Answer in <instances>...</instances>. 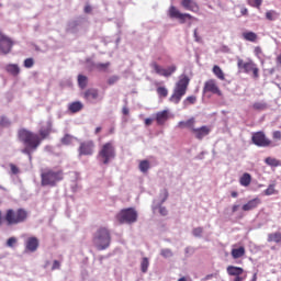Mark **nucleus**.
<instances>
[{
    "label": "nucleus",
    "mask_w": 281,
    "mask_h": 281,
    "mask_svg": "<svg viewBox=\"0 0 281 281\" xmlns=\"http://www.w3.org/2000/svg\"><path fill=\"white\" fill-rule=\"evenodd\" d=\"M18 137L25 146V148L22 149L23 155H27L30 161H32V153L41 146V136L36 133L22 128L18 132Z\"/></svg>",
    "instance_id": "f257e3e1"
},
{
    "label": "nucleus",
    "mask_w": 281,
    "mask_h": 281,
    "mask_svg": "<svg viewBox=\"0 0 281 281\" xmlns=\"http://www.w3.org/2000/svg\"><path fill=\"white\" fill-rule=\"evenodd\" d=\"M65 179V172L63 169H52L45 168L41 170V184L42 186H50V188H56L59 181Z\"/></svg>",
    "instance_id": "f03ea898"
},
{
    "label": "nucleus",
    "mask_w": 281,
    "mask_h": 281,
    "mask_svg": "<svg viewBox=\"0 0 281 281\" xmlns=\"http://www.w3.org/2000/svg\"><path fill=\"white\" fill-rule=\"evenodd\" d=\"M189 86H190V77H188L187 75H181L178 82H176L173 92L169 98V102H172V104H179L183 95L188 93Z\"/></svg>",
    "instance_id": "7ed1b4c3"
},
{
    "label": "nucleus",
    "mask_w": 281,
    "mask_h": 281,
    "mask_svg": "<svg viewBox=\"0 0 281 281\" xmlns=\"http://www.w3.org/2000/svg\"><path fill=\"white\" fill-rule=\"evenodd\" d=\"M92 243L98 251H104L111 247V231L106 227H100L93 235Z\"/></svg>",
    "instance_id": "20e7f679"
},
{
    "label": "nucleus",
    "mask_w": 281,
    "mask_h": 281,
    "mask_svg": "<svg viewBox=\"0 0 281 281\" xmlns=\"http://www.w3.org/2000/svg\"><path fill=\"white\" fill-rule=\"evenodd\" d=\"M27 216H30V214L25 209H8L5 211L4 221L9 226L21 225V223L27 221Z\"/></svg>",
    "instance_id": "39448f33"
},
{
    "label": "nucleus",
    "mask_w": 281,
    "mask_h": 281,
    "mask_svg": "<svg viewBox=\"0 0 281 281\" xmlns=\"http://www.w3.org/2000/svg\"><path fill=\"white\" fill-rule=\"evenodd\" d=\"M97 157L101 164L109 166L115 159V145L111 142L103 144Z\"/></svg>",
    "instance_id": "423d86ee"
},
{
    "label": "nucleus",
    "mask_w": 281,
    "mask_h": 281,
    "mask_svg": "<svg viewBox=\"0 0 281 281\" xmlns=\"http://www.w3.org/2000/svg\"><path fill=\"white\" fill-rule=\"evenodd\" d=\"M237 68L243 74H252L254 78H260V68H258V65L254 63V59H248L245 61V59L238 57Z\"/></svg>",
    "instance_id": "0eeeda50"
},
{
    "label": "nucleus",
    "mask_w": 281,
    "mask_h": 281,
    "mask_svg": "<svg viewBox=\"0 0 281 281\" xmlns=\"http://www.w3.org/2000/svg\"><path fill=\"white\" fill-rule=\"evenodd\" d=\"M116 221L123 225L126 223L127 225H133V223H137V211L135 209H123L116 215Z\"/></svg>",
    "instance_id": "6e6552de"
},
{
    "label": "nucleus",
    "mask_w": 281,
    "mask_h": 281,
    "mask_svg": "<svg viewBox=\"0 0 281 281\" xmlns=\"http://www.w3.org/2000/svg\"><path fill=\"white\" fill-rule=\"evenodd\" d=\"M251 142L259 148H269V146L273 144V142H271L262 131L252 133Z\"/></svg>",
    "instance_id": "1a4fd4ad"
},
{
    "label": "nucleus",
    "mask_w": 281,
    "mask_h": 281,
    "mask_svg": "<svg viewBox=\"0 0 281 281\" xmlns=\"http://www.w3.org/2000/svg\"><path fill=\"white\" fill-rule=\"evenodd\" d=\"M79 157H91L95 153V143L92 139L82 140L78 147Z\"/></svg>",
    "instance_id": "9d476101"
},
{
    "label": "nucleus",
    "mask_w": 281,
    "mask_h": 281,
    "mask_svg": "<svg viewBox=\"0 0 281 281\" xmlns=\"http://www.w3.org/2000/svg\"><path fill=\"white\" fill-rule=\"evenodd\" d=\"M168 16L170 19H179L180 23H186V20L188 19L189 21H196V18L192 16L189 13H181L177 7L171 5L168 10Z\"/></svg>",
    "instance_id": "9b49d317"
},
{
    "label": "nucleus",
    "mask_w": 281,
    "mask_h": 281,
    "mask_svg": "<svg viewBox=\"0 0 281 281\" xmlns=\"http://www.w3.org/2000/svg\"><path fill=\"white\" fill-rule=\"evenodd\" d=\"M13 45L14 42L12 38L8 37L5 34H2L0 31V49L2 54H10V52H12Z\"/></svg>",
    "instance_id": "f8f14e48"
},
{
    "label": "nucleus",
    "mask_w": 281,
    "mask_h": 281,
    "mask_svg": "<svg viewBox=\"0 0 281 281\" xmlns=\"http://www.w3.org/2000/svg\"><path fill=\"white\" fill-rule=\"evenodd\" d=\"M203 92L214 93L215 95H223V92H221V89L218 88L215 79H210L205 81Z\"/></svg>",
    "instance_id": "ddd939ff"
},
{
    "label": "nucleus",
    "mask_w": 281,
    "mask_h": 281,
    "mask_svg": "<svg viewBox=\"0 0 281 281\" xmlns=\"http://www.w3.org/2000/svg\"><path fill=\"white\" fill-rule=\"evenodd\" d=\"M211 128L207 125H203L201 127H193V135L195 136V139H203V137H207V135H210L211 133Z\"/></svg>",
    "instance_id": "4468645a"
},
{
    "label": "nucleus",
    "mask_w": 281,
    "mask_h": 281,
    "mask_svg": "<svg viewBox=\"0 0 281 281\" xmlns=\"http://www.w3.org/2000/svg\"><path fill=\"white\" fill-rule=\"evenodd\" d=\"M100 98V92L95 88H90L83 92V99L87 102H93Z\"/></svg>",
    "instance_id": "2eb2a0df"
},
{
    "label": "nucleus",
    "mask_w": 281,
    "mask_h": 281,
    "mask_svg": "<svg viewBox=\"0 0 281 281\" xmlns=\"http://www.w3.org/2000/svg\"><path fill=\"white\" fill-rule=\"evenodd\" d=\"M38 238L36 237H29L25 241V250L30 251L31 254H34L36 249H38Z\"/></svg>",
    "instance_id": "dca6fc26"
},
{
    "label": "nucleus",
    "mask_w": 281,
    "mask_h": 281,
    "mask_svg": "<svg viewBox=\"0 0 281 281\" xmlns=\"http://www.w3.org/2000/svg\"><path fill=\"white\" fill-rule=\"evenodd\" d=\"M181 5L184 10H189V12H199V3L194 0H181Z\"/></svg>",
    "instance_id": "f3484780"
},
{
    "label": "nucleus",
    "mask_w": 281,
    "mask_h": 281,
    "mask_svg": "<svg viewBox=\"0 0 281 281\" xmlns=\"http://www.w3.org/2000/svg\"><path fill=\"white\" fill-rule=\"evenodd\" d=\"M196 124V119L194 117H190L189 120L187 121H180L178 122L177 124V128H180V130H183V128H189V131H192L194 130V125Z\"/></svg>",
    "instance_id": "a211bd4d"
},
{
    "label": "nucleus",
    "mask_w": 281,
    "mask_h": 281,
    "mask_svg": "<svg viewBox=\"0 0 281 281\" xmlns=\"http://www.w3.org/2000/svg\"><path fill=\"white\" fill-rule=\"evenodd\" d=\"M260 203H262V200H260V198H255V199L248 201L246 204H244L241 206V210L244 212H251V210H256V207H258V205H260Z\"/></svg>",
    "instance_id": "6ab92c4d"
},
{
    "label": "nucleus",
    "mask_w": 281,
    "mask_h": 281,
    "mask_svg": "<svg viewBox=\"0 0 281 281\" xmlns=\"http://www.w3.org/2000/svg\"><path fill=\"white\" fill-rule=\"evenodd\" d=\"M38 137L41 138V142H43V139H47V137L49 135H52V125L48 124L46 126H42L38 131Z\"/></svg>",
    "instance_id": "aec40b11"
},
{
    "label": "nucleus",
    "mask_w": 281,
    "mask_h": 281,
    "mask_svg": "<svg viewBox=\"0 0 281 281\" xmlns=\"http://www.w3.org/2000/svg\"><path fill=\"white\" fill-rule=\"evenodd\" d=\"M156 122L160 126H164V124H166V122H168V111L164 110L161 112H157L156 113Z\"/></svg>",
    "instance_id": "412c9836"
},
{
    "label": "nucleus",
    "mask_w": 281,
    "mask_h": 281,
    "mask_svg": "<svg viewBox=\"0 0 281 281\" xmlns=\"http://www.w3.org/2000/svg\"><path fill=\"white\" fill-rule=\"evenodd\" d=\"M5 71L11 76L16 77L21 74V68H19V65L16 64H9L5 66Z\"/></svg>",
    "instance_id": "4be33fe9"
},
{
    "label": "nucleus",
    "mask_w": 281,
    "mask_h": 281,
    "mask_svg": "<svg viewBox=\"0 0 281 281\" xmlns=\"http://www.w3.org/2000/svg\"><path fill=\"white\" fill-rule=\"evenodd\" d=\"M81 109H85V105L80 101L71 102L68 105V111H70V113H79Z\"/></svg>",
    "instance_id": "5701e85b"
},
{
    "label": "nucleus",
    "mask_w": 281,
    "mask_h": 281,
    "mask_svg": "<svg viewBox=\"0 0 281 281\" xmlns=\"http://www.w3.org/2000/svg\"><path fill=\"white\" fill-rule=\"evenodd\" d=\"M231 254L234 260H238V258H243V256H245L246 250L244 246H240L239 248H233Z\"/></svg>",
    "instance_id": "b1692460"
},
{
    "label": "nucleus",
    "mask_w": 281,
    "mask_h": 281,
    "mask_svg": "<svg viewBox=\"0 0 281 281\" xmlns=\"http://www.w3.org/2000/svg\"><path fill=\"white\" fill-rule=\"evenodd\" d=\"M78 138L76 136H72L71 134H66L64 137L60 139V144L63 146H71Z\"/></svg>",
    "instance_id": "393cba45"
},
{
    "label": "nucleus",
    "mask_w": 281,
    "mask_h": 281,
    "mask_svg": "<svg viewBox=\"0 0 281 281\" xmlns=\"http://www.w3.org/2000/svg\"><path fill=\"white\" fill-rule=\"evenodd\" d=\"M243 38L249 41V43H256L258 41V34L255 32L248 31L243 33Z\"/></svg>",
    "instance_id": "a878e982"
},
{
    "label": "nucleus",
    "mask_w": 281,
    "mask_h": 281,
    "mask_svg": "<svg viewBox=\"0 0 281 281\" xmlns=\"http://www.w3.org/2000/svg\"><path fill=\"white\" fill-rule=\"evenodd\" d=\"M251 109L254 111H267V109H269V105L265 101H257L252 103Z\"/></svg>",
    "instance_id": "bb28decb"
},
{
    "label": "nucleus",
    "mask_w": 281,
    "mask_h": 281,
    "mask_svg": "<svg viewBox=\"0 0 281 281\" xmlns=\"http://www.w3.org/2000/svg\"><path fill=\"white\" fill-rule=\"evenodd\" d=\"M240 186L244 188H248V186H251V175L250 173H244L239 179Z\"/></svg>",
    "instance_id": "cd10ccee"
},
{
    "label": "nucleus",
    "mask_w": 281,
    "mask_h": 281,
    "mask_svg": "<svg viewBox=\"0 0 281 281\" xmlns=\"http://www.w3.org/2000/svg\"><path fill=\"white\" fill-rule=\"evenodd\" d=\"M268 243H281V233H270L268 234Z\"/></svg>",
    "instance_id": "c85d7f7f"
},
{
    "label": "nucleus",
    "mask_w": 281,
    "mask_h": 281,
    "mask_svg": "<svg viewBox=\"0 0 281 281\" xmlns=\"http://www.w3.org/2000/svg\"><path fill=\"white\" fill-rule=\"evenodd\" d=\"M213 74L218 78V80H225V72H223V69H221L220 66H213Z\"/></svg>",
    "instance_id": "c756f323"
},
{
    "label": "nucleus",
    "mask_w": 281,
    "mask_h": 281,
    "mask_svg": "<svg viewBox=\"0 0 281 281\" xmlns=\"http://www.w3.org/2000/svg\"><path fill=\"white\" fill-rule=\"evenodd\" d=\"M175 71H177V66H170L167 69L162 68V74L160 76H164V78H170Z\"/></svg>",
    "instance_id": "7c9ffc66"
},
{
    "label": "nucleus",
    "mask_w": 281,
    "mask_h": 281,
    "mask_svg": "<svg viewBox=\"0 0 281 281\" xmlns=\"http://www.w3.org/2000/svg\"><path fill=\"white\" fill-rule=\"evenodd\" d=\"M140 172H148L150 170V161L142 160L138 165Z\"/></svg>",
    "instance_id": "2f4dec72"
},
{
    "label": "nucleus",
    "mask_w": 281,
    "mask_h": 281,
    "mask_svg": "<svg viewBox=\"0 0 281 281\" xmlns=\"http://www.w3.org/2000/svg\"><path fill=\"white\" fill-rule=\"evenodd\" d=\"M265 162L267 164V166H271L272 168H278V166H280V160L271 157H267L265 159Z\"/></svg>",
    "instance_id": "473e14b6"
},
{
    "label": "nucleus",
    "mask_w": 281,
    "mask_h": 281,
    "mask_svg": "<svg viewBox=\"0 0 281 281\" xmlns=\"http://www.w3.org/2000/svg\"><path fill=\"white\" fill-rule=\"evenodd\" d=\"M156 93L159 98H168V88L160 86L156 89Z\"/></svg>",
    "instance_id": "72a5a7b5"
},
{
    "label": "nucleus",
    "mask_w": 281,
    "mask_h": 281,
    "mask_svg": "<svg viewBox=\"0 0 281 281\" xmlns=\"http://www.w3.org/2000/svg\"><path fill=\"white\" fill-rule=\"evenodd\" d=\"M87 80H88L87 76L85 75L78 76V85L81 89H85L87 87Z\"/></svg>",
    "instance_id": "f704fd0d"
},
{
    "label": "nucleus",
    "mask_w": 281,
    "mask_h": 281,
    "mask_svg": "<svg viewBox=\"0 0 281 281\" xmlns=\"http://www.w3.org/2000/svg\"><path fill=\"white\" fill-rule=\"evenodd\" d=\"M150 67L154 69V71L156 74H158V76H161V74L164 72V68L161 66H159V64H157V61H153L150 64Z\"/></svg>",
    "instance_id": "c9c22d12"
},
{
    "label": "nucleus",
    "mask_w": 281,
    "mask_h": 281,
    "mask_svg": "<svg viewBox=\"0 0 281 281\" xmlns=\"http://www.w3.org/2000/svg\"><path fill=\"white\" fill-rule=\"evenodd\" d=\"M277 18H278V12H276L274 10H270L266 12V19L268 21H276Z\"/></svg>",
    "instance_id": "e433bc0d"
},
{
    "label": "nucleus",
    "mask_w": 281,
    "mask_h": 281,
    "mask_svg": "<svg viewBox=\"0 0 281 281\" xmlns=\"http://www.w3.org/2000/svg\"><path fill=\"white\" fill-rule=\"evenodd\" d=\"M248 5H251V8H257V10H260V5H262V0H248Z\"/></svg>",
    "instance_id": "4c0bfd02"
},
{
    "label": "nucleus",
    "mask_w": 281,
    "mask_h": 281,
    "mask_svg": "<svg viewBox=\"0 0 281 281\" xmlns=\"http://www.w3.org/2000/svg\"><path fill=\"white\" fill-rule=\"evenodd\" d=\"M148 266H149V261L148 258H143L142 263H140V269L143 271V273H146V271H148Z\"/></svg>",
    "instance_id": "58836bf2"
},
{
    "label": "nucleus",
    "mask_w": 281,
    "mask_h": 281,
    "mask_svg": "<svg viewBox=\"0 0 281 281\" xmlns=\"http://www.w3.org/2000/svg\"><path fill=\"white\" fill-rule=\"evenodd\" d=\"M266 196H271V194H276V186L270 184L266 190H265Z\"/></svg>",
    "instance_id": "ea45409f"
},
{
    "label": "nucleus",
    "mask_w": 281,
    "mask_h": 281,
    "mask_svg": "<svg viewBox=\"0 0 281 281\" xmlns=\"http://www.w3.org/2000/svg\"><path fill=\"white\" fill-rule=\"evenodd\" d=\"M162 258H172V250L165 248L160 251Z\"/></svg>",
    "instance_id": "a19ab883"
},
{
    "label": "nucleus",
    "mask_w": 281,
    "mask_h": 281,
    "mask_svg": "<svg viewBox=\"0 0 281 281\" xmlns=\"http://www.w3.org/2000/svg\"><path fill=\"white\" fill-rule=\"evenodd\" d=\"M195 102H196V97L191 95V97H188V98L183 101V104H184V106H188V104H194Z\"/></svg>",
    "instance_id": "79ce46f5"
},
{
    "label": "nucleus",
    "mask_w": 281,
    "mask_h": 281,
    "mask_svg": "<svg viewBox=\"0 0 281 281\" xmlns=\"http://www.w3.org/2000/svg\"><path fill=\"white\" fill-rule=\"evenodd\" d=\"M24 67L26 69H32V67H34V58H26L24 60Z\"/></svg>",
    "instance_id": "37998d69"
},
{
    "label": "nucleus",
    "mask_w": 281,
    "mask_h": 281,
    "mask_svg": "<svg viewBox=\"0 0 281 281\" xmlns=\"http://www.w3.org/2000/svg\"><path fill=\"white\" fill-rule=\"evenodd\" d=\"M16 243H19V240L16 239V237H10L7 240V247H14V245H16Z\"/></svg>",
    "instance_id": "c03bdc74"
},
{
    "label": "nucleus",
    "mask_w": 281,
    "mask_h": 281,
    "mask_svg": "<svg viewBox=\"0 0 281 281\" xmlns=\"http://www.w3.org/2000/svg\"><path fill=\"white\" fill-rule=\"evenodd\" d=\"M272 139L273 142H281V132L280 131L272 132Z\"/></svg>",
    "instance_id": "a18cd8bd"
},
{
    "label": "nucleus",
    "mask_w": 281,
    "mask_h": 281,
    "mask_svg": "<svg viewBox=\"0 0 281 281\" xmlns=\"http://www.w3.org/2000/svg\"><path fill=\"white\" fill-rule=\"evenodd\" d=\"M0 126H3V127L10 126V120H8V117H5V116H1L0 117Z\"/></svg>",
    "instance_id": "49530a36"
},
{
    "label": "nucleus",
    "mask_w": 281,
    "mask_h": 281,
    "mask_svg": "<svg viewBox=\"0 0 281 281\" xmlns=\"http://www.w3.org/2000/svg\"><path fill=\"white\" fill-rule=\"evenodd\" d=\"M192 233H193V236L200 238V236L203 235V227H196V228L193 229Z\"/></svg>",
    "instance_id": "de8ad7c7"
},
{
    "label": "nucleus",
    "mask_w": 281,
    "mask_h": 281,
    "mask_svg": "<svg viewBox=\"0 0 281 281\" xmlns=\"http://www.w3.org/2000/svg\"><path fill=\"white\" fill-rule=\"evenodd\" d=\"M160 196L162 198V199H161V203H165V201H167V200H168V196H169L168 190H167V189H164V190L161 191V193H160Z\"/></svg>",
    "instance_id": "09e8293b"
},
{
    "label": "nucleus",
    "mask_w": 281,
    "mask_h": 281,
    "mask_svg": "<svg viewBox=\"0 0 281 281\" xmlns=\"http://www.w3.org/2000/svg\"><path fill=\"white\" fill-rule=\"evenodd\" d=\"M117 80H120L119 76H112L108 79V85H110V86L115 85V82H117Z\"/></svg>",
    "instance_id": "8fccbe9b"
},
{
    "label": "nucleus",
    "mask_w": 281,
    "mask_h": 281,
    "mask_svg": "<svg viewBox=\"0 0 281 281\" xmlns=\"http://www.w3.org/2000/svg\"><path fill=\"white\" fill-rule=\"evenodd\" d=\"M254 54L257 58H260V56H262V48L260 46L255 47Z\"/></svg>",
    "instance_id": "3c124183"
},
{
    "label": "nucleus",
    "mask_w": 281,
    "mask_h": 281,
    "mask_svg": "<svg viewBox=\"0 0 281 281\" xmlns=\"http://www.w3.org/2000/svg\"><path fill=\"white\" fill-rule=\"evenodd\" d=\"M10 168H11L12 175H19L20 170H19V167H16V165L11 164Z\"/></svg>",
    "instance_id": "603ef678"
},
{
    "label": "nucleus",
    "mask_w": 281,
    "mask_h": 281,
    "mask_svg": "<svg viewBox=\"0 0 281 281\" xmlns=\"http://www.w3.org/2000/svg\"><path fill=\"white\" fill-rule=\"evenodd\" d=\"M109 67H111V63L98 64L97 65L98 69H109Z\"/></svg>",
    "instance_id": "864d4df0"
},
{
    "label": "nucleus",
    "mask_w": 281,
    "mask_h": 281,
    "mask_svg": "<svg viewBox=\"0 0 281 281\" xmlns=\"http://www.w3.org/2000/svg\"><path fill=\"white\" fill-rule=\"evenodd\" d=\"M56 269H60V261H58V260H55V261L53 262L52 270H53V271H56Z\"/></svg>",
    "instance_id": "5fc2aeb1"
},
{
    "label": "nucleus",
    "mask_w": 281,
    "mask_h": 281,
    "mask_svg": "<svg viewBox=\"0 0 281 281\" xmlns=\"http://www.w3.org/2000/svg\"><path fill=\"white\" fill-rule=\"evenodd\" d=\"M159 214H161V216H167L168 215V210L165 206H160L159 207Z\"/></svg>",
    "instance_id": "6e6d98bb"
},
{
    "label": "nucleus",
    "mask_w": 281,
    "mask_h": 281,
    "mask_svg": "<svg viewBox=\"0 0 281 281\" xmlns=\"http://www.w3.org/2000/svg\"><path fill=\"white\" fill-rule=\"evenodd\" d=\"M240 14H241V16H247L249 14V10H247V8L243 7L240 9Z\"/></svg>",
    "instance_id": "4d7b16f0"
},
{
    "label": "nucleus",
    "mask_w": 281,
    "mask_h": 281,
    "mask_svg": "<svg viewBox=\"0 0 281 281\" xmlns=\"http://www.w3.org/2000/svg\"><path fill=\"white\" fill-rule=\"evenodd\" d=\"M193 36H194L196 43H201V37L199 36V32H198L196 29H195L194 32H193Z\"/></svg>",
    "instance_id": "13d9d810"
},
{
    "label": "nucleus",
    "mask_w": 281,
    "mask_h": 281,
    "mask_svg": "<svg viewBox=\"0 0 281 281\" xmlns=\"http://www.w3.org/2000/svg\"><path fill=\"white\" fill-rule=\"evenodd\" d=\"M122 113H123V115H128V113H130L128 108L127 106H123Z\"/></svg>",
    "instance_id": "bf43d9fd"
},
{
    "label": "nucleus",
    "mask_w": 281,
    "mask_h": 281,
    "mask_svg": "<svg viewBox=\"0 0 281 281\" xmlns=\"http://www.w3.org/2000/svg\"><path fill=\"white\" fill-rule=\"evenodd\" d=\"M215 274H207L205 276L202 280L203 281H207V280H212V278H214Z\"/></svg>",
    "instance_id": "052dcab7"
},
{
    "label": "nucleus",
    "mask_w": 281,
    "mask_h": 281,
    "mask_svg": "<svg viewBox=\"0 0 281 281\" xmlns=\"http://www.w3.org/2000/svg\"><path fill=\"white\" fill-rule=\"evenodd\" d=\"M153 124V119H145V125L150 126Z\"/></svg>",
    "instance_id": "680f3d73"
},
{
    "label": "nucleus",
    "mask_w": 281,
    "mask_h": 281,
    "mask_svg": "<svg viewBox=\"0 0 281 281\" xmlns=\"http://www.w3.org/2000/svg\"><path fill=\"white\" fill-rule=\"evenodd\" d=\"M91 5H86L85 7V12H86V14H89V13H91Z\"/></svg>",
    "instance_id": "e2e57ef3"
},
{
    "label": "nucleus",
    "mask_w": 281,
    "mask_h": 281,
    "mask_svg": "<svg viewBox=\"0 0 281 281\" xmlns=\"http://www.w3.org/2000/svg\"><path fill=\"white\" fill-rule=\"evenodd\" d=\"M277 65L281 67V54L277 57Z\"/></svg>",
    "instance_id": "0e129e2a"
},
{
    "label": "nucleus",
    "mask_w": 281,
    "mask_h": 281,
    "mask_svg": "<svg viewBox=\"0 0 281 281\" xmlns=\"http://www.w3.org/2000/svg\"><path fill=\"white\" fill-rule=\"evenodd\" d=\"M232 212L233 213L238 212V204L233 205Z\"/></svg>",
    "instance_id": "69168bd1"
},
{
    "label": "nucleus",
    "mask_w": 281,
    "mask_h": 281,
    "mask_svg": "<svg viewBox=\"0 0 281 281\" xmlns=\"http://www.w3.org/2000/svg\"><path fill=\"white\" fill-rule=\"evenodd\" d=\"M231 196H233V199H236V198L238 196V192L233 191V192L231 193Z\"/></svg>",
    "instance_id": "338daca9"
},
{
    "label": "nucleus",
    "mask_w": 281,
    "mask_h": 281,
    "mask_svg": "<svg viewBox=\"0 0 281 281\" xmlns=\"http://www.w3.org/2000/svg\"><path fill=\"white\" fill-rule=\"evenodd\" d=\"M101 132H102V127H97L94 131L95 135H98V133H101Z\"/></svg>",
    "instance_id": "774afa93"
}]
</instances>
